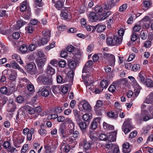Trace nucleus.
Wrapping results in <instances>:
<instances>
[{
  "mask_svg": "<svg viewBox=\"0 0 153 153\" xmlns=\"http://www.w3.org/2000/svg\"><path fill=\"white\" fill-rule=\"evenodd\" d=\"M66 64V62L64 60H61L58 62L59 65L61 68L65 67Z\"/></svg>",
  "mask_w": 153,
  "mask_h": 153,
  "instance_id": "nucleus-59",
  "label": "nucleus"
},
{
  "mask_svg": "<svg viewBox=\"0 0 153 153\" xmlns=\"http://www.w3.org/2000/svg\"><path fill=\"white\" fill-rule=\"evenodd\" d=\"M78 125L79 127L80 130L82 133H84L86 131V128L87 127V124L84 122H81L79 123Z\"/></svg>",
  "mask_w": 153,
  "mask_h": 153,
  "instance_id": "nucleus-14",
  "label": "nucleus"
},
{
  "mask_svg": "<svg viewBox=\"0 0 153 153\" xmlns=\"http://www.w3.org/2000/svg\"><path fill=\"white\" fill-rule=\"evenodd\" d=\"M144 74L143 73H142L140 72L138 75V76L137 77L138 80L143 83H144L145 82V78L144 76Z\"/></svg>",
  "mask_w": 153,
  "mask_h": 153,
  "instance_id": "nucleus-39",
  "label": "nucleus"
},
{
  "mask_svg": "<svg viewBox=\"0 0 153 153\" xmlns=\"http://www.w3.org/2000/svg\"><path fill=\"white\" fill-rule=\"evenodd\" d=\"M74 74V72L72 71L70 72L68 74V76L66 74L65 76L63 75H57L56 76V80L57 82L58 83H64L67 82V77H70L71 79H73Z\"/></svg>",
  "mask_w": 153,
  "mask_h": 153,
  "instance_id": "nucleus-1",
  "label": "nucleus"
},
{
  "mask_svg": "<svg viewBox=\"0 0 153 153\" xmlns=\"http://www.w3.org/2000/svg\"><path fill=\"white\" fill-rule=\"evenodd\" d=\"M13 141L15 146L18 148L20 147V144L23 142L24 140L21 138L19 137L18 138L13 140Z\"/></svg>",
  "mask_w": 153,
  "mask_h": 153,
  "instance_id": "nucleus-12",
  "label": "nucleus"
},
{
  "mask_svg": "<svg viewBox=\"0 0 153 153\" xmlns=\"http://www.w3.org/2000/svg\"><path fill=\"white\" fill-rule=\"evenodd\" d=\"M137 39V36L135 32H133L131 36V40L132 41L135 42Z\"/></svg>",
  "mask_w": 153,
  "mask_h": 153,
  "instance_id": "nucleus-54",
  "label": "nucleus"
},
{
  "mask_svg": "<svg viewBox=\"0 0 153 153\" xmlns=\"http://www.w3.org/2000/svg\"><path fill=\"white\" fill-rule=\"evenodd\" d=\"M33 27L32 25H29L25 27V30L28 33H32L33 31Z\"/></svg>",
  "mask_w": 153,
  "mask_h": 153,
  "instance_id": "nucleus-52",
  "label": "nucleus"
},
{
  "mask_svg": "<svg viewBox=\"0 0 153 153\" xmlns=\"http://www.w3.org/2000/svg\"><path fill=\"white\" fill-rule=\"evenodd\" d=\"M94 29H96L98 33H101L104 30L106 27V26L103 24H98L96 25L93 26Z\"/></svg>",
  "mask_w": 153,
  "mask_h": 153,
  "instance_id": "nucleus-7",
  "label": "nucleus"
},
{
  "mask_svg": "<svg viewBox=\"0 0 153 153\" xmlns=\"http://www.w3.org/2000/svg\"><path fill=\"white\" fill-rule=\"evenodd\" d=\"M89 20L91 22H95L98 19L96 13L94 12H91L89 14Z\"/></svg>",
  "mask_w": 153,
  "mask_h": 153,
  "instance_id": "nucleus-19",
  "label": "nucleus"
},
{
  "mask_svg": "<svg viewBox=\"0 0 153 153\" xmlns=\"http://www.w3.org/2000/svg\"><path fill=\"white\" fill-rule=\"evenodd\" d=\"M107 136L103 134H100L99 136V139L101 140L106 141L107 140Z\"/></svg>",
  "mask_w": 153,
  "mask_h": 153,
  "instance_id": "nucleus-60",
  "label": "nucleus"
},
{
  "mask_svg": "<svg viewBox=\"0 0 153 153\" xmlns=\"http://www.w3.org/2000/svg\"><path fill=\"white\" fill-rule=\"evenodd\" d=\"M27 71L30 73L34 74L36 72V67L35 64L34 63H31L27 64L26 67Z\"/></svg>",
  "mask_w": 153,
  "mask_h": 153,
  "instance_id": "nucleus-3",
  "label": "nucleus"
},
{
  "mask_svg": "<svg viewBox=\"0 0 153 153\" xmlns=\"http://www.w3.org/2000/svg\"><path fill=\"white\" fill-rule=\"evenodd\" d=\"M12 102H13L12 101L11 103H9L8 105L7 111L8 112H14L16 108V105L12 103Z\"/></svg>",
  "mask_w": 153,
  "mask_h": 153,
  "instance_id": "nucleus-27",
  "label": "nucleus"
},
{
  "mask_svg": "<svg viewBox=\"0 0 153 153\" xmlns=\"http://www.w3.org/2000/svg\"><path fill=\"white\" fill-rule=\"evenodd\" d=\"M64 147H62L63 149V153H66L68 152L70 150V147L68 145H66L64 146Z\"/></svg>",
  "mask_w": 153,
  "mask_h": 153,
  "instance_id": "nucleus-64",
  "label": "nucleus"
},
{
  "mask_svg": "<svg viewBox=\"0 0 153 153\" xmlns=\"http://www.w3.org/2000/svg\"><path fill=\"white\" fill-rule=\"evenodd\" d=\"M51 32L48 30H44L42 32L43 36L45 38L50 39Z\"/></svg>",
  "mask_w": 153,
  "mask_h": 153,
  "instance_id": "nucleus-38",
  "label": "nucleus"
},
{
  "mask_svg": "<svg viewBox=\"0 0 153 153\" xmlns=\"http://www.w3.org/2000/svg\"><path fill=\"white\" fill-rule=\"evenodd\" d=\"M36 55L38 56L39 58H40V59L43 58L45 59V54L44 53V52L41 51H37L36 53Z\"/></svg>",
  "mask_w": 153,
  "mask_h": 153,
  "instance_id": "nucleus-43",
  "label": "nucleus"
},
{
  "mask_svg": "<svg viewBox=\"0 0 153 153\" xmlns=\"http://www.w3.org/2000/svg\"><path fill=\"white\" fill-rule=\"evenodd\" d=\"M143 3V7L146 8L147 9L151 5V0H144Z\"/></svg>",
  "mask_w": 153,
  "mask_h": 153,
  "instance_id": "nucleus-44",
  "label": "nucleus"
},
{
  "mask_svg": "<svg viewBox=\"0 0 153 153\" xmlns=\"http://www.w3.org/2000/svg\"><path fill=\"white\" fill-rule=\"evenodd\" d=\"M117 82H114L113 83V85H111L109 87L108 90L111 92H114L116 90V85H117Z\"/></svg>",
  "mask_w": 153,
  "mask_h": 153,
  "instance_id": "nucleus-34",
  "label": "nucleus"
},
{
  "mask_svg": "<svg viewBox=\"0 0 153 153\" xmlns=\"http://www.w3.org/2000/svg\"><path fill=\"white\" fill-rule=\"evenodd\" d=\"M123 152L124 153H129L131 150V149L129 147V144L126 142L124 143L123 145Z\"/></svg>",
  "mask_w": 153,
  "mask_h": 153,
  "instance_id": "nucleus-11",
  "label": "nucleus"
},
{
  "mask_svg": "<svg viewBox=\"0 0 153 153\" xmlns=\"http://www.w3.org/2000/svg\"><path fill=\"white\" fill-rule=\"evenodd\" d=\"M145 85L146 86L148 87H153V83L152 81L149 78L146 79L145 80V82L144 83Z\"/></svg>",
  "mask_w": 153,
  "mask_h": 153,
  "instance_id": "nucleus-29",
  "label": "nucleus"
},
{
  "mask_svg": "<svg viewBox=\"0 0 153 153\" xmlns=\"http://www.w3.org/2000/svg\"><path fill=\"white\" fill-rule=\"evenodd\" d=\"M108 9L105 10L103 9L104 12L102 14H100V17L102 19H106L109 15L111 14V12L109 11Z\"/></svg>",
  "mask_w": 153,
  "mask_h": 153,
  "instance_id": "nucleus-13",
  "label": "nucleus"
},
{
  "mask_svg": "<svg viewBox=\"0 0 153 153\" xmlns=\"http://www.w3.org/2000/svg\"><path fill=\"white\" fill-rule=\"evenodd\" d=\"M26 24V22L22 20H20L17 22V26L18 29H19Z\"/></svg>",
  "mask_w": 153,
  "mask_h": 153,
  "instance_id": "nucleus-37",
  "label": "nucleus"
},
{
  "mask_svg": "<svg viewBox=\"0 0 153 153\" xmlns=\"http://www.w3.org/2000/svg\"><path fill=\"white\" fill-rule=\"evenodd\" d=\"M80 104L82 105L83 110L88 112L91 111V106L88 102L86 100H84L81 101Z\"/></svg>",
  "mask_w": 153,
  "mask_h": 153,
  "instance_id": "nucleus-5",
  "label": "nucleus"
},
{
  "mask_svg": "<svg viewBox=\"0 0 153 153\" xmlns=\"http://www.w3.org/2000/svg\"><path fill=\"white\" fill-rule=\"evenodd\" d=\"M27 85V89L28 91L30 92L33 91L34 90V88L33 85L31 82Z\"/></svg>",
  "mask_w": 153,
  "mask_h": 153,
  "instance_id": "nucleus-53",
  "label": "nucleus"
},
{
  "mask_svg": "<svg viewBox=\"0 0 153 153\" xmlns=\"http://www.w3.org/2000/svg\"><path fill=\"white\" fill-rule=\"evenodd\" d=\"M114 5L115 3L113 0H109L108 5L106 4L103 5V9L105 10H110L112 7L114 6Z\"/></svg>",
  "mask_w": 153,
  "mask_h": 153,
  "instance_id": "nucleus-9",
  "label": "nucleus"
},
{
  "mask_svg": "<svg viewBox=\"0 0 153 153\" xmlns=\"http://www.w3.org/2000/svg\"><path fill=\"white\" fill-rule=\"evenodd\" d=\"M55 42H52L49 45L47 46L45 48V49L46 51H49L51 48H53L55 46Z\"/></svg>",
  "mask_w": 153,
  "mask_h": 153,
  "instance_id": "nucleus-55",
  "label": "nucleus"
},
{
  "mask_svg": "<svg viewBox=\"0 0 153 153\" xmlns=\"http://www.w3.org/2000/svg\"><path fill=\"white\" fill-rule=\"evenodd\" d=\"M64 3L61 1H58L55 2L54 6L58 10H60L64 7Z\"/></svg>",
  "mask_w": 153,
  "mask_h": 153,
  "instance_id": "nucleus-16",
  "label": "nucleus"
},
{
  "mask_svg": "<svg viewBox=\"0 0 153 153\" xmlns=\"http://www.w3.org/2000/svg\"><path fill=\"white\" fill-rule=\"evenodd\" d=\"M110 62V65L111 66H114L115 63V58L114 55L111 54L110 56L108 59Z\"/></svg>",
  "mask_w": 153,
  "mask_h": 153,
  "instance_id": "nucleus-33",
  "label": "nucleus"
},
{
  "mask_svg": "<svg viewBox=\"0 0 153 153\" xmlns=\"http://www.w3.org/2000/svg\"><path fill=\"white\" fill-rule=\"evenodd\" d=\"M106 43L108 45L113 46L116 45V42H114V38L112 37H107L106 39Z\"/></svg>",
  "mask_w": 153,
  "mask_h": 153,
  "instance_id": "nucleus-25",
  "label": "nucleus"
},
{
  "mask_svg": "<svg viewBox=\"0 0 153 153\" xmlns=\"http://www.w3.org/2000/svg\"><path fill=\"white\" fill-rule=\"evenodd\" d=\"M50 39L46 38H43L42 39L39 40L37 42V45L39 46H40L42 45H44L46 43L49 41Z\"/></svg>",
  "mask_w": 153,
  "mask_h": 153,
  "instance_id": "nucleus-15",
  "label": "nucleus"
},
{
  "mask_svg": "<svg viewBox=\"0 0 153 153\" xmlns=\"http://www.w3.org/2000/svg\"><path fill=\"white\" fill-rule=\"evenodd\" d=\"M149 99L148 98H147L145 100L146 102L148 104L149 103L150 101H152L153 100V92H151L149 94Z\"/></svg>",
  "mask_w": 153,
  "mask_h": 153,
  "instance_id": "nucleus-51",
  "label": "nucleus"
},
{
  "mask_svg": "<svg viewBox=\"0 0 153 153\" xmlns=\"http://www.w3.org/2000/svg\"><path fill=\"white\" fill-rule=\"evenodd\" d=\"M76 64L75 61H69L68 66L71 69H75L76 67Z\"/></svg>",
  "mask_w": 153,
  "mask_h": 153,
  "instance_id": "nucleus-35",
  "label": "nucleus"
},
{
  "mask_svg": "<svg viewBox=\"0 0 153 153\" xmlns=\"http://www.w3.org/2000/svg\"><path fill=\"white\" fill-rule=\"evenodd\" d=\"M140 65L139 64H134L132 67V69L133 71H137L140 69Z\"/></svg>",
  "mask_w": 153,
  "mask_h": 153,
  "instance_id": "nucleus-57",
  "label": "nucleus"
},
{
  "mask_svg": "<svg viewBox=\"0 0 153 153\" xmlns=\"http://www.w3.org/2000/svg\"><path fill=\"white\" fill-rule=\"evenodd\" d=\"M40 91H41V94L42 96L46 97L49 94V92L50 91L49 88L48 87H44L43 88L40 89Z\"/></svg>",
  "mask_w": 153,
  "mask_h": 153,
  "instance_id": "nucleus-6",
  "label": "nucleus"
},
{
  "mask_svg": "<svg viewBox=\"0 0 153 153\" xmlns=\"http://www.w3.org/2000/svg\"><path fill=\"white\" fill-rule=\"evenodd\" d=\"M117 133L113 132L109 134L107 136V140L110 142H115L116 140Z\"/></svg>",
  "mask_w": 153,
  "mask_h": 153,
  "instance_id": "nucleus-10",
  "label": "nucleus"
},
{
  "mask_svg": "<svg viewBox=\"0 0 153 153\" xmlns=\"http://www.w3.org/2000/svg\"><path fill=\"white\" fill-rule=\"evenodd\" d=\"M114 42H116V45L120 44L122 42V39L118 36H115L114 37Z\"/></svg>",
  "mask_w": 153,
  "mask_h": 153,
  "instance_id": "nucleus-41",
  "label": "nucleus"
},
{
  "mask_svg": "<svg viewBox=\"0 0 153 153\" xmlns=\"http://www.w3.org/2000/svg\"><path fill=\"white\" fill-rule=\"evenodd\" d=\"M109 84L107 81L106 80H102L100 83V85L101 87L102 88H106L108 85Z\"/></svg>",
  "mask_w": 153,
  "mask_h": 153,
  "instance_id": "nucleus-32",
  "label": "nucleus"
},
{
  "mask_svg": "<svg viewBox=\"0 0 153 153\" xmlns=\"http://www.w3.org/2000/svg\"><path fill=\"white\" fill-rule=\"evenodd\" d=\"M27 2L26 1H24L22 3V5L20 7V10L22 11H25L27 9Z\"/></svg>",
  "mask_w": 153,
  "mask_h": 153,
  "instance_id": "nucleus-45",
  "label": "nucleus"
},
{
  "mask_svg": "<svg viewBox=\"0 0 153 153\" xmlns=\"http://www.w3.org/2000/svg\"><path fill=\"white\" fill-rule=\"evenodd\" d=\"M97 120H98V119L96 118L94 119L91 123V129L93 130L95 129L97 126V123L96 121Z\"/></svg>",
  "mask_w": 153,
  "mask_h": 153,
  "instance_id": "nucleus-46",
  "label": "nucleus"
},
{
  "mask_svg": "<svg viewBox=\"0 0 153 153\" xmlns=\"http://www.w3.org/2000/svg\"><path fill=\"white\" fill-rule=\"evenodd\" d=\"M94 10L95 12V13H100L102 14L104 12L103 7H102L100 6L97 5H96L94 9Z\"/></svg>",
  "mask_w": 153,
  "mask_h": 153,
  "instance_id": "nucleus-26",
  "label": "nucleus"
},
{
  "mask_svg": "<svg viewBox=\"0 0 153 153\" xmlns=\"http://www.w3.org/2000/svg\"><path fill=\"white\" fill-rule=\"evenodd\" d=\"M51 89L52 91L55 94L57 93L60 90L59 87L57 86H53Z\"/></svg>",
  "mask_w": 153,
  "mask_h": 153,
  "instance_id": "nucleus-56",
  "label": "nucleus"
},
{
  "mask_svg": "<svg viewBox=\"0 0 153 153\" xmlns=\"http://www.w3.org/2000/svg\"><path fill=\"white\" fill-rule=\"evenodd\" d=\"M38 132L39 134L42 136H45L47 134L46 131L45 129H43L42 126H41L40 129L39 130Z\"/></svg>",
  "mask_w": 153,
  "mask_h": 153,
  "instance_id": "nucleus-50",
  "label": "nucleus"
},
{
  "mask_svg": "<svg viewBox=\"0 0 153 153\" xmlns=\"http://www.w3.org/2000/svg\"><path fill=\"white\" fill-rule=\"evenodd\" d=\"M9 88L8 89V95H10L12 94L15 91V86L14 85H11L9 86Z\"/></svg>",
  "mask_w": 153,
  "mask_h": 153,
  "instance_id": "nucleus-49",
  "label": "nucleus"
},
{
  "mask_svg": "<svg viewBox=\"0 0 153 153\" xmlns=\"http://www.w3.org/2000/svg\"><path fill=\"white\" fill-rule=\"evenodd\" d=\"M114 106L115 111L119 112V113L121 111L122 108L119 102H115L114 103Z\"/></svg>",
  "mask_w": 153,
  "mask_h": 153,
  "instance_id": "nucleus-30",
  "label": "nucleus"
},
{
  "mask_svg": "<svg viewBox=\"0 0 153 153\" xmlns=\"http://www.w3.org/2000/svg\"><path fill=\"white\" fill-rule=\"evenodd\" d=\"M92 71L91 67L85 66L84 65L82 70L83 73H91Z\"/></svg>",
  "mask_w": 153,
  "mask_h": 153,
  "instance_id": "nucleus-40",
  "label": "nucleus"
},
{
  "mask_svg": "<svg viewBox=\"0 0 153 153\" xmlns=\"http://www.w3.org/2000/svg\"><path fill=\"white\" fill-rule=\"evenodd\" d=\"M133 128V126L132 125L130 120L129 119H127L123 123L122 126V129L125 134H126L130 131V129Z\"/></svg>",
  "mask_w": 153,
  "mask_h": 153,
  "instance_id": "nucleus-2",
  "label": "nucleus"
},
{
  "mask_svg": "<svg viewBox=\"0 0 153 153\" xmlns=\"http://www.w3.org/2000/svg\"><path fill=\"white\" fill-rule=\"evenodd\" d=\"M82 119L84 121L88 122L91 120V118L88 114L86 113L83 115Z\"/></svg>",
  "mask_w": 153,
  "mask_h": 153,
  "instance_id": "nucleus-48",
  "label": "nucleus"
},
{
  "mask_svg": "<svg viewBox=\"0 0 153 153\" xmlns=\"http://www.w3.org/2000/svg\"><path fill=\"white\" fill-rule=\"evenodd\" d=\"M89 137L91 140L94 141H96L97 139V138L95 134L93 133H90L89 134Z\"/></svg>",
  "mask_w": 153,
  "mask_h": 153,
  "instance_id": "nucleus-61",
  "label": "nucleus"
},
{
  "mask_svg": "<svg viewBox=\"0 0 153 153\" xmlns=\"http://www.w3.org/2000/svg\"><path fill=\"white\" fill-rule=\"evenodd\" d=\"M45 59L43 58L40 59L37 58L36 59V62L38 66L39 67H42L45 64Z\"/></svg>",
  "mask_w": 153,
  "mask_h": 153,
  "instance_id": "nucleus-23",
  "label": "nucleus"
},
{
  "mask_svg": "<svg viewBox=\"0 0 153 153\" xmlns=\"http://www.w3.org/2000/svg\"><path fill=\"white\" fill-rule=\"evenodd\" d=\"M119 112L115 111V113L112 111H109L107 113V115L108 117L116 119L118 116Z\"/></svg>",
  "mask_w": 153,
  "mask_h": 153,
  "instance_id": "nucleus-21",
  "label": "nucleus"
},
{
  "mask_svg": "<svg viewBox=\"0 0 153 153\" xmlns=\"http://www.w3.org/2000/svg\"><path fill=\"white\" fill-rule=\"evenodd\" d=\"M35 132V129L33 128H31L30 129V132L27 134V140L28 141H30L32 140V135Z\"/></svg>",
  "mask_w": 153,
  "mask_h": 153,
  "instance_id": "nucleus-31",
  "label": "nucleus"
},
{
  "mask_svg": "<svg viewBox=\"0 0 153 153\" xmlns=\"http://www.w3.org/2000/svg\"><path fill=\"white\" fill-rule=\"evenodd\" d=\"M24 109L30 114H33L35 113V110L32 107L28 105H25L24 106Z\"/></svg>",
  "mask_w": 153,
  "mask_h": 153,
  "instance_id": "nucleus-22",
  "label": "nucleus"
},
{
  "mask_svg": "<svg viewBox=\"0 0 153 153\" xmlns=\"http://www.w3.org/2000/svg\"><path fill=\"white\" fill-rule=\"evenodd\" d=\"M80 144L81 146H83L84 150L86 152L90 149L91 146V144L85 139L81 140Z\"/></svg>",
  "mask_w": 153,
  "mask_h": 153,
  "instance_id": "nucleus-4",
  "label": "nucleus"
},
{
  "mask_svg": "<svg viewBox=\"0 0 153 153\" xmlns=\"http://www.w3.org/2000/svg\"><path fill=\"white\" fill-rule=\"evenodd\" d=\"M65 125L62 124L60 125L59 129V132L62 136L63 137H65L64 134L65 133Z\"/></svg>",
  "mask_w": 153,
  "mask_h": 153,
  "instance_id": "nucleus-20",
  "label": "nucleus"
},
{
  "mask_svg": "<svg viewBox=\"0 0 153 153\" xmlns=\"http://www.w3.org/2000/svg\"><path fill=\"white\" fill-rule=\"evenodd\" d=\"M63 109L60 107H57L55 108L54 112L55 113H61Z\"/></svg>",
  "mask_w": 153,
  "mask_h": 153,
  "instance_id": "nucleus-58",
  "label": "nucleus"
},
{
  "mask_svg": "<svg viewBox=\"0 0 153 153\" xmlns=\"http://www.w3.org/2000/svg\"><path fill=\"white\" fill-rule=\"evenodd\" d=\"M148 112L146 110H143L141 114V116L143 117V120L145 121H146L150 119L149 117L147 115Z\"/></svg>",
  "mask_w": 153,
  "mask_h": 153,
  "instance_id": "nucleus-18",
  "label": "nucleus"
},
{
  "mask_svg": "<svg viewBox=\"0 0 153 153\" xmlns=\"http://www.w3.org/2000/svg\"><path fill=\"white\" fill-rule=\"evenodd\" d=\"M103 127L105 129L108 130H112L114 129V126L108 124L105 122L103 123Z\"/></svg>",
  "mask_w": 153,
  "mask_h": 153,
  "instance_id": "nucleus-36",
  "label": "nucleus"
},
{
  "mask_svg": "<svg viewBox=\"0 0 153 153\" xmlns=\"http://www.w3.org/2000/svg\"><path fill=\"white\" fill-rule=\"evenodd\" d=\"M46 72L48 76H52L55 73V69L50 65L47 67Z\"/></svg>",
  "mask_w": 153,
  "mask_h": 153,
  "instance_id": "nucleus-17",
  "label": "nucleus"
},
{
  "mask_svg": "<svg viewBox=\"0 0 153 153\" xmlns=\"http://www.w3.org/2000/svg\"><path fill=\"white\" fill-rule=\"evenodd\" d=\"M11 67L14 69H21L19 65L15 61H13L11 62Z\"/></svg>",
  "mask_w": 153,
  "mask_h": 153,
  "instance_id": "nucleus-47",
  "label": "nucleus"
},
{
  "mask_svg": "<svg viewBox=\"0 0 153 153\" xmlns=\"http://www.w3.org/2000/svg\"><path fill=\"white\" fill-rule=\"evenodd\" d=\"M19 50L22 54H25L27 53L28 51L27 45L23 44L20 47Z\"/></svg>",
  "mask_w": 153,
  "mask_h": 153,
  "instance_id": "nucleus-24",
  "label": "nucleus"
},
{
  "mask_svg": "<svg viewBox=\"0 0 153 153\" xmlns=\"http://www.w3.org/2000/svg\"><path fill=\"white\" fill-rule=\"evenodd\" d=\"M72 134V136L75 139H77L79 136V132L77 131H73Z\"/></svg>",
  "mask_w": 153,
  "mask_h": 153,
  "instance_id": "nucleus-63",
  "label": "nucleus"
},
{
  "mask_svg": "<svg viewBox=\"0 0 153 153\" xmlns=\"http://www.w3.org/2000/svg\"><path fill=\"white\" fill-rule=\"evenodd\" d=\"M45 153H54V149H53L52 148L49 146L48 145L46 144L45 145Z\"/></svg>",
  "mask_w": 153,
  "mask_h": 153,
  "instance_id": "nucleus-28",
  "label": "nucleus"
},
{
  "mask_svg": "<svg viewBox=\"0 0 153 153\" xmlns=\"http://www.w3.org/2000/svg\"><path fill=\"white\" fill-rule=\"evenodd\" d=\"M134 94L136 97H137L140 92L141 88L136 82H134Z\"/></svg>",
  "mask_w": 153,
  "mask_h": 153,
  "instance_id": "nucleus-8",
  "label": "nucleus"
},
{
  "mask_svg": "<svg viewBox=\"0 0 153 153\" xmlns=\"http://www.w3.org/2000/svg\"><path fill=\"white\" fill-rule=\"evenodd\" d=\"M0 92L3 94L8 95V89L6 87L2 86L0 88Z\"/></svg>",
  "mask_w": 153,
  "mask_h": 153,
  "instance_id": "nucleus-42",
  "label": "nucleus"
},
{
  "mask_svg": "<svg viewBox=\"0 0 153 153\" xmlns=\"http://www.w3.org/2000/svg\"><path fill=\"white\" fill-rule=\"evenodd\" d=\"M28 145L27 144L24 145L22 147L21 150V152L22 153H25L28 149Z\"/></svg>",
  "mask_w": 153,
  "mask_h": 153,
  "instance_id": "nucleus-62",
  "label": "nucleus"
}]
</instances>
